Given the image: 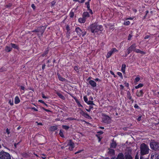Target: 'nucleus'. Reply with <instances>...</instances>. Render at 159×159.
I'll list each match as a JSON object with an SVG mask.
<instances>
[{
    "label": "nucleus",
    "instance_id": "f257e3e1",
    "mask_svg": "<svg viewBox=\"0 0 159 159\" xmlns=\"http://www.w3.org/2000/svg\"><path fill=\"white\" fill-rule=\"evenodd\" d=\"M88 30L92 33L95 34L99 31H102L103 30L102 26L98 25L97 24L94 23L90 25L88 27Z\"/></svg>",
    "mask_w": 159,
    "mask_h": 159
},
{
    "label": "nucleus",
    "instance_id": "f03ea898",
    "mask_svg": "<svg viewBox=\"0 0 159 159\" xmlns=\"http://www.w3.org/2000/svg\"><path fill=\"white\" fill-rule=\"evenodd\" d=\"M140 154L142 155L148 154L149 153V149L148 145L144 143H142L140 147Z\"/></svg>",
    "mask_w": 159,
    "mask_h": 159
},
{
    "label": "nucleus",
    "instance_id": "7ed1b4c3",
    "mask_svg": "<svg viewBox=\"0 0 159 159\" xmlns=\"http://www.w3.org/2000/svg\"><path fill=\"white\" fill-rule=\"evenodd\" d=\"M77 35L80 37H84L87 33L86 31L84 30H81L79 27H77L75 30Z\"/></svg>",
    "mask_w": 159,
    "mask_h": 159
},
{
    "label": "nucleus",
    "instance_id": "20e7f679",
    "mask_svg": "<svg viewBox=\"0 0 159 159\" xmlns=\"http://www.w3.org/2000/svg\"><path fill=\"white\" fill-rule=\"evenodd\" d=\"M151 149L155 151L159 150V143L157 142L152 141L150 144Z\"/></svg>",
    "mask_w": 159,
    "mask_h": 159
},
{
    "label": "nucleus",
    "instance_id": "39448f33",
    "mask_svg": "<svg viewBox=\"0 0 159 159\" xmlns=\"http://www.w3.org/2000/svg\"><path fill=\"white\" fill-rule=\"evenodd\" d=\"M0 159H11V157L8 153L2 151L0 152Z\"/></svg>",
    "mask_w": 159,
    "mask_h": 159
},
{
    "label": "nucleus",
    "instance_id": "423d86ee",
    "mask_svg": "<svg viewBox=\"0 0 159 159\" xmlns=\"http://www.w3.org/2000/svg\"><path fill=\"white\" fill-rule=\"evenodd\" d=\"M102 120L104 123L108 124L110 122L111 118L109 116L104 115L103 116Z\"/></svg>",
    "mask_w": 159,
    "mask_h": 159
},
{
    "label": "nucleus",
    "instance_id": "0eeeda50",
    "mask_svg": "<svg viewBox=\"0 0 159 159\" xmlns=\"http://www.w3.org/2000/svg\"><path fill=\"white\" fill-rule=\"evenodd\" d=\"M45 28L44 26L39 27L37 28L38 30V35L39 34L42 36L43 33L44 32Z\"/></svg>",
    "mask_w": 159,
    "mask_h": 159
},
{
    "label": "nucleus",
    "instance_id": "6e6552de",
    "mask_svg": "<svg viewBox=\"0 0 159 159\" xmlns=\"http://www.w3.org/2000/svg\"><path fill=\"white\" fill-rule=\"evenodd\" d=\"M151 155V159H159V154L156 152H152Z\"/></svg>",
    "mask_w": 159,
    "mask_h": 159
},
{
    "label": "nucleus",
    "instance_id": "1a4fd4ad",
    "mask_svg": "<svg viewBox=\"0 0 159 159\" xmlns=\"http://www.w3.org/2000/svg\"><path fill=\"white\" fill-rule=\"evenodd\" d=\"M136 47V44H134L129 47L127 49L128 51V54H129L132 51L135 49Z\"/></svg>",
    "mask_w": 159,
    "mask_h": 159
},
{
    "label": "nucleus",
    "instance_id": "9d476101",
    "mask_svg": "<svg viewBox=\"0 0 159 159\" xmlns=\"http://www.w3.org/2000/svg\"><path fill=\"white\" fill-rule=\"evenodd\" d=\"M143 90H137L136 93V95L138 97H140L143 96Z\"/></svg>",
    "mask_w": 159,
    "mask_h": 159
},
{
    "label": "nucleus",
    "instance_id": "9b49d317",
    "mask_svg": "<svg viewBox=\"0 0 159 159\" xmlns=\"http://www.w3.org/2000/svg\"><path fill=\"white\" fill-rule=\"evenodd\" d=\"M89 84L93 87L94 88L96 87V83L94 81L92 80H90L89 81Z\"/></svg>",
    "mask_w": 159,
    "mask_h": 159
},
{
    "label": "nucleus",
    "instance_id": "f8f14e48",
    "mask_svg": "<svg viewBox=\"0 0 159 159\" xmlns=\"http://www.w3.org/2000/svg\"><path fill=\"white\" fill-rule=\"evenodd\" d=\"M82 115L85 117L89 119H91V117L87 113L84 112V111H82Z\"/></svg>",
    "mask_w": 159,
    "mask_h": 159
},
{
    "label": "nucleus",
    "instance_id": "ddd939ff",
    "mask_svg": "<svg viewBox=\"0 0 159 159\" xmlns=\"http://www.w3.org/2000/svg\"><path fill=\"white\" fill-rule=\"evenodd\" d=\"M90 16L89 13L88 12H84L82 14V17L84 18L86 20Z\"/></svg>",
    "mask_w": 159,
    "mask_h": 159
},
{
    "label": "nucleus",
    "instance_id": "4468645a",
    "mask_svg": "<svg viewBox=\"0 0 159 159\" xmlns=\"http://www.w3.org/2000/svg\"><path fill=\"white\" fill-rule=\"evenodd\" d=\"M57 75L59 80L60 81H64L65 80V79L62 77L59 73H57Z\"/></svg>",
    "mask_w": 159,
    "mask_h": 159
},
{
    "label": "nucleus",
    "instance_id": "2eb2a0df",
    "mask_svg": "<svg viewBox=\"0 0 159 159\" xmlns=\"http://www.w3.org/2000/svg\"><path fill=\"white\" fill-rule=\"evenodd\" d=\"M86 20L83 17L82 18H80L78 19V21L81 23H84L85 22Z\"/></svg>",
    "mask_w": 159,
    "mask_h": 159
},
{
    "label": "nucleus",
    "instance_id": "dca6fc26",
    "mask_svg": "<svg viewBox=\"0 0 159 159\" xmlns=\"http://www.w3.org/2000/svg\"><path fill=\"white\" fill-rule=\"evenodd\" d=\"M20 100L19 98L17 96L15 97V103L16 104H17L20 102Z\"/></svg>",
    "mask_w": 159,
    "mask_h": 159
},
{
    "label": "nucleus",
    "instance_id": "f3484780",
    "mask_svg": "<svg viewBox=\"0 0 159 159\" xmlns=\"http://www.w3.org/2000/svg\"><path fill=\"white\" fill-rule=\"evenodd\" d=\"M12 49V48L10 46H6L5 48V51L7 52H9L11 51Z\"/></svg>",
    "mask_w": 159,
    "mask_h": 159
},
{
    "label": "nucleus",
    "instance_id": "a211bd4d",
    "mask_svg": "<svg viewBox=\"0 0 159 159\" xmlns=\"http://www.w3.org/2000/svg\"><path fill=\"white\" fill-rule=\"evenodd\" d=\"M134 51L137 53H140L142 54H145V52H144L141 51L139 49H135Z\"/></svg>",
    "mask_w": 159,
    "mask_h": 159
},
{
    "label": "nucleus",
    "instance_id": "6ab92c4d",
    "mask_svg": "<svg viewBox=\"0 0 159 159\" xmlns=\"http://www.w3.org/2000/svg\"><path fill=\"white\" fill-rule=\"evenodd\" d=\"M126 65L125 64H122L121 68V71L124 73H125Z\"/></svg>",
    "mask_w": 159,
    "mask_h": 159
},
{
    "label": "nucleus",
    "instance_id": "aec40b11",
    "mask_svg": "<svg viewBox=\"0 0 159 159\" xmlns=\"http://www.w3.org/2000/svg\"><path fill=\"white\" fill-rule=\"evenodd\" d=\"M57 129V126H52L50 128V130L51 131H53Z\"/></svg>",
    "mask_w": 159,
    "mask_h": 159
},
{
    "label": "nucleus",
    "instance_id": "412c9836",
    "mask_svg": "<svg viewBox=\"0 0 159 159\" xmlns=\"http://www.w3.org/2000/svg\"><path fill=\"white\" fill-rule=\"evenodd\" d=\"M8 103L11 106L13 105V98L12 97L9 99Z\"/></svg>",
    "mask_w": 159,
    "mask_h": 159
},
{
    "label": "nucleus",
    "instance_id": "4be33fe9",
    "mask_svg": "<svg viewBox=\"0 0 159 159\" xmlns=\"http://www.w3.org/2000/svg\"><path fill=\"white\" fill-rule=\"evenodd\" d=\"M112 54H113L112 53V52L110 51L107 52V54L106 56V58H110Z\"/></svg>",
    "mask_w": 159,
    "mask_h": 159
},
{
    "label": "nucleus",
    "instance_id": "5701e85b",
    "mask_svg": "<svg viewBox=\"0 0 159 159\" xmlns=\"http://www.w3.org/2000/svg\"><path fill=\"white\" fill-rule=\"evenodd\" d=\"M67 145L70 146H74V143L71 140H70Z\"/></svg>",
    "mask_w": 159,
    "mask_h": 159
},
{
    "label": "nucleus",
    "instance_id": "b1692460",
    "mask_svg": "<svg viewBox=\"0 0 159 159\" xmlns=\"http://www.w3.org/2000/svg\"><path fill=\"white\" fill-rule=\"evenodd\" d=\"M159 102L158 100H154L152 101V105H156V104H159Z\"/></svg>",
    "mask_w": 159,
    "mask_h": 159
},
{
    "label": "nucleus",
    "instance_id": "393cba45",
    "mask_svg": "<svg viewBox=\"0 0 159 159\" xmlns=\"http://www.w3.org/2000/svg\"><path fill=\"white\" fill-rule=\"evenodd\" d=\"M11 47L14 48L18 49V46L16 44L14 43H11Z\"/></svg>",
    "mask_w": 159,
    "mask_h": 159
},
{
    "label": "nucleus",
    "instance_id": "a878e982",
    "mask_svg": "<svg viewBox=\"0 0 159 159\" xmlns=\"http://www.w3.org/2000/svg\"><path fill=\"white\" fill-rule=\"evenodd\" d=\"M110 51L112 52V54L115 52H118V51L115 48H112Z\"/></svg>",
    "mask_w": 159,
    "mask_h": 159
},
{
    "label": "nucleus",
    "instance_id": "bb28decb",
    "mask_svg": "<svg viewBox=\"0 0 159 159\" xmlns=\"http://www.w3.org/2000/svg\"><path fill=\"white\" fill-rule=\"evenodd\" d=\"M62 127L63 129H64L66 130H68L70 128L69 126L66 125H62Z\"/></svg>",
    "mask_w": 159,
    "mask_h": 159
},
{
    "label": "nucleus",
    "instance_id": "cd10ccee",
    "mask_svg": "<svg viewBox=\"0 0 159 159\" xmlns=\"http://www.w3.org/2000/svg\"><path fill=\"white\" fill-rule=\"evenodd\" d=\"M143 85L142 84H139L137 86H136L135 87V88L136 89H138L139 88H141L143 87Z\"/></svg>",
    "mask_w": 159,
    "mask_h": 159
},
{
    "label": "nucleus",
    "instance_id": "c85d7f7f",
    "mask_svg": "<svg viewBox=\"0 0 159 159\" xmlns=\"http://www.w3.org/2000/svg\"><path fill=\"white\" fill-rule=\"evenodd\" d=\"M59 135L62 138L64 137V135L63 133L62 130L61 129L60 131Z\"/></svg>",
    "mask_w": 159,
    "mask_h": 159
},
{
    "label": "nucleus",
    "instance_id": "c756f323",
    "mask_svg": "<svg viewBox=\"0 0 159 159\" xmlns=\"http://www.w3.org/2000/svg\"><path fill=\"white\" fill-rule=\"evenodd\" d=\"M66 29L67 31V33H68H68L69 34L70 32H69V31L70 30V26L69 25H67L66 26Z\"/></svg>",
    "mask_w": 159,
    "mask_h": 159
},
{
    "label": "nucleus",
    "instance_id": "7c9ffc66",
    "mask_svg": "<svg viewBox=\"0 0 159 159\" xmlns=\"http://www.w3.org/2000/svg\"><path fill=\"white\" fill-rule=\"evenodd\" d=\"M57 94L60 98H64L63 96L59 93H57Z\"/></svg>",
    "mask_w": 159,
    "mask_h": 159
},
{
    "label": "nucleus",
    "instance_id": "2f4dec72",
    "mask_svg": "<svg viewBox=\"0 0 159 159\" xmlns=\"http://www.w3.org/2000/svg\"><path fill=\"white\" fill-rule=\"evenodd\" d=\"M87 104L88 105H95L94 104L93 102L91 101H88Z\"/></svg>",
    "mask_w": 159,
    "mask_h": 159
},
{
    "label": "nucleus",
    "instance_id": "473e14b6",
    "mask_svg": "<svg viewBox=\"0 0 159 159\" xmlns=\"http://www.w3.org/2000/svg\"><path fill=\"white\" fill-rule=\"evenodd\" d=\"M84 99L85 102L87 103H88V99L86 96H84Z\"/></svg>",
    "mask_w": 159,
    "mask_h": 159
},
{
    "label": "nucleus",
    "instance_id": "72a5a7b5",
    "mask_svg": "<svg viewBox=\"0 0 159 159\" xmlns=\"http://www.w3.org/2000/svg\"><path fill=\"white\" fill-rule=\"evenodd\" d=\"M74 13L73 12L71 11L70 13V16L71 18H72L74 16Z\"/></svg>",
    "mask_w": 159,
    "mask_h": 159
},
{
    "label": "nucleus",
    "instance_id": "f704fd0d",
    "mask_svg": "<svg viewBox=\"0 0 159 159\" xmlns=\"http://www.w3.org/2000/svg\"><path fill=\"white\" fill-rule=\"evenodd\" d=\"M6 70V69L5 67H2V68H1L0 69V71L2 72L5 71Z\"/></svg>",
    "mask_w": 159,
    "mask_h": 159
},
{
    "label": "nucleus",
    "instance_id": "c9c22d12",
    "mask_svg": "<svg viewBox=\"0 0 159 159\" xmlns=\"http://www.w3.org/2000/svg\"><path fill=\"white\" fill-rule=\"evenodd\" d=\"M76 103H77L78 105V106L79 107H83V106L82 105L80 104V102L79 101H77L76 102Z\"/></svg>",
    "mask_w": 159,
    "mask_h": 159
},
{
    "label": "nucleus",
    "instance_id": "e433bc0d",
    "mask_svg": "<svg viewBox=\"0 0 159 159\" xmlns=\"http://www.w3.org/2000/svg\"><path fill=\"white\" fill-rule=\"evenodd\" d=\"M67 120H75L76 119L72 117H69L68 118L66 119Z\"/></svg>",
    "mask_w": 159,
    "mask_h": 159
},
{
    "label": "nucleus",
    "instance_id": "4c0bfd02",
    "mask_svg": "<svg viewBox=\"0 0 159 159\" xmlns=\"http://www.w3.org/2000/svg\"><path fill=\"white\" fill-rule=\"evenodd\" d=\"M56 3V2L55 1H53L51 2V6H53Z\"/></svg>",
    "mask_w": 159,
    "mask_h": 159
},
{
    "label": "nucleus",
    "instance_id": "58836bf2",
    "mask_svg": "<svg viewBox=\"0 0 159 159\" xmlns=\"http://www.w3.org/2000/svg\"><path fill=\"white\" fill-rule=\"evenodd\" d=\"M116 144L115 143H113L111 144V146L112 148H115L116 147Z\"/></svg>",
    "mask_w": 159,
    "mask_h": 159
},
{
    "label": "nucleus",
    "instance_id": "ea45409f",
    "mask_svg": "<svg viewBox=\"0 0 159 159\" xmlns=\"http://www.w3.org/2000/svg\"><path fill=\"white\" fill-rule=\"evenodd\" d=\"M130 23V22L129 21H126L124 22V24L126 25H128Z\"/></svg>",
    "mask_w": 159,
    "mask_h": 159
},
{
    "label": "nucleus",
    "instance_id": "a19ab883",
    "mask_svg": "<svg viewBox=\"0 0 159 159\" xmlns=\"http://www.w3.org/2000/svg\"><path fill=\"white\" fill-rule=\"evenodd\" d=\"M117 74L119 76H120L121 78H123L122 74L121 72H118Z\"/></svg>",
    "mask_w": 159,
    "mask_h": 159
},
{
    "label": "nucleus",
    "instance_id": "79ce46f5",
    "mask_svg": "<svg viewBox=\"0 0 159 159\" xmlns=\"http://www.w3.org/2000/svg\"><path fill=\"white\" fill-rule=\"evenodd\" d=\"M132 36V35L131 34H129L128 36V40H130Z\"/></svg>",
    "mask_w": 159,
    "mask_h": 159
},
{
    "label": "nucleus",
    "instance_id": "37998d69",
    "mask_svg": "<svg viewBox=\"0 0 159 159\" xmlns=\"http://www.w3.org/2000/svg\"><path fill=\"white\" fill-rule=\"evenodd\" d=\"M140 80V78L139 77H137L135 79V81L136 82H138Z\"/></svg>",
    "mask_w": 159,
    "mask_h": 159
},
{
    "label": "nucleus",
    "instance_id": "c03bdc74",
    "mask_svg": "<svg viewBox=\"0 0 159 159\" xmlns=\"http://www.w3.org/2000/svg\"><path fill=\"white\" fill-rule=\"evenodd\" d=\"M48 50L45 51L43 54V56H44L45 55L47 54L48 53Z\"/></svg>",
    "mask_w": 159,
    "mask_h": 159
},
{
    "label": "nucleus",
    "instance_id": "a18cd8bd",
    "mask_svg": "<svg viewBox=\"0 0 159 159\" xmlns=\"http://www.w3.org/2000/svg\"><path fill=\"white\" fill-rule=\"evenodd\" d=\"M74 69L76 71L78 70V67L76 66H75L74 67Z\"/></svg>",
    "mask_w": 159,
    "mask_h": 159
},
{
    "label": "nucleus",
    "instance_id": "49530a36",
    "mask_svg": "<svg viewBox=\"0 0 159 159\" xmlns=\"http://www.w3.org/2000/svg\"><path fill=\"white\" fill-rule=\"evenodd\" d=\"M128 98L129 99H131L132 98V97L131 96L130 94L129 93V94H128Z\"/></svg>",
    "mask_w": 159,
    "mask_h": 159
},
{
    "label": "nucleus",
    "instance_id": "de8ad7c7",
    "mask_svg": "<svg viewBox=\"0 0 159 159\" xmlns=\"http://www.w3.org/2000/svg\"><path fill=\"white\" fill-rule=\"evenodd\" d=\"M42 97L43 98H48L47 97L45 96L43 93L42 94Z\"/></svg>",
    "mask_w": 159,
    "mask_h": 159
},
{
    "label": "nucleus",
    "instance_id": "09e8293b",
    "mask_svg": "<svg viewBox=\"0 0 159 159\" xmlns=\"http://www.w3.org/2000/svg\"><path fill=\"white\" fill-rule=\"evenodd\" d=\"M134 107L135 108H137V109H139V106H138V105L136 104L134 106Z\"/></svg>",
    "mask_w": 159,
    "mask_h": 159
},
{
    "label": "nucleus",
    "instance_id": "8fccbe9b",
    "mask_svg": "<svg viewBox=\"0 0 159 159\" xmlns=\"http://www.w3.org/2000/svg\"><path fill=\"white\" fill-rule=\"evenodd\" d=\"M6 133L8 134H10V130L8 129L7 128V129H6Z\"/></svg>",
    "mask_w": 159,
    "mask_h": 159
},
{
    "label": "nucleus",
    "instance_id": "3c124183",
    "mask_svg": "<svg viewBox=\"0 0 159 159\" xmlns=\"http://www.w3.org/2000/svg\"><path fill=\"white\" fill-rule=\"evenodd\" d=\"M45 66H46V65L45 64H43L42 66V69L43 70H44V69L45 68Z\"/></svg>",
    "mask_w": 159,
    "mask_h": 159
},
{
    "label": "nucleus",
    "instance_id": "603ef678",
    "mask_svg": "<svg viewBox=\"0 0 159 159\" xmlns=\"http://www.w3.org/2000/svg\"><path fill=\"white\" fill-rule=\"evenodd\" d=\"M31 7L34 9H35V6L34 5V4H33L31 5Z\"/></svg>",
    "mask_w": 159,
    "mask_h": 159
},
{
    "label": "nucleus",
    "instance_id": "864d4df0",
    "mask_svg": "<svg viewBox=\"0 0 159 159\" xmlns=\"http://www.w3.org/2000/svg\"><path fill=\"white\" fill-rule=\"evenodd\" d=\"M12 6V4H11V3H9L8 4H7V5L6 6V7H10L11 6Z\"/></svg>",
    "mask_w": 159,
    "mask_h": 159
},
{
    "label": "nucleus",
    "instance_id": "5fc2aeb1",
    "mask_svg": "<svg viewBox=\"0 0 159 159\" xmlns=\"http://www.w3.org/2000/svg\"><path fill=\"white\" fill-rule=\"evenodd\" d=\"M88 11H89V13H90L92 15L93 14V12L92 10L91 9H90Z\"/></svg>",
    "mask_w": 159,
    "mask_h": 159
},
{
    "label": "nucleus",
    "instance_id": "6e6d98bb",
    "mask_svg": "<svg viewBox=\"0 0 159 159\" xmlns=\"http://www.w3.org/2000/svg\"><path fill=\"white\" fill-rule=\"evenodd\" d=\"M85 0H81L80 1H79V3H84L85 1Z\"/></svg>",
    "mask_w": 159,
    "mask_h": 159
},
{
    "label": "nucleus",
    "instance_id": "4d7b16f0",
    "mask_svg": "<svg viewBox=\"0 0 159 159\" xmlns=\"http://www.w3.org/2000/svg\"><path fill=\"white\" fill-rule=\"evenodd\" d=\"M120 89L121 90H122L123 89H124V86L122 85V84H121L120 85Z\"/></svg>",
    "mask_w": 159,
    "mask_h": 159
},
{
    "label": "nucleus",
    "instance_id": "13d9d810",
    "mask_svg": "<svg viewBox=\"0 0 159 159\" xmlns=\"http://www.w3.org/2000/svg\"><path fill=\"white\" fill-rule=\"evenodd\" d=\"M150 36L148 35H147L145 36V37H144L145 39H148L149 37H150Z\"/></svg>",
    "mask_w": 159,
    "mask_h": 159
},
{
    "label": "nucleus",
    "instance_id": "bf43d9fd",
    "mask_svg": "<svg viewBox=\"0 0 159 159\" xmlns=\"http://www.w3.org/2000/svg\"><path fill=\"white\" fill-rule=\"evenodd\" d=\"M38 30H37V28L36 29H35V30H33L32 31V32H36V33H38Z\"/></svg>",
    "mask_w": 159,
    "mask_h": 159
},
{
    "label": "nucleus",
    "instance_id": "052dcab7",
    "mask_svg": "<svg viewBox=\"0 0 159 159\" xmlns=\"http://www.w3.org/2000/svg\"><path fill=\"white\" fill-rule=\"evenodd\" d=\"M141 116H139L138 118H137V120L139 121H140L141 120Z\"/></svg>",
    "mask_w": 159,
    "mask_h": 159
},
{
    "label": "nucleus",
    "instance_id": "680f3d73",
    "mask_svg": "<svg viewBox=\"0 0 159 159\" xmlns=\"http://www.w3.org/2000/svg\"><path fill=\"white\" fill-rule=\"evenodd\" d=\"M74 148V146H70V147H69V149L70 150H72L73 149V148Z\"/></svg>",
    "mask_w": 159,
    "mask_h": 159
},
{
    "label": "nucleus",
    "instance_id": "e2e57ef3",
    "mask_svg": "<svg viewBox=\"0 0 159 159\" xmlns=\"http://www.w3.org/2000/svg\"><path fill=\"white\" fill-rule=\"evenodd\" d=\"M32 109H33L35 111H38V110L34 107H32Z\"/></svg>",
    "mask_w": 159,
    "mask_h": 159
},
{
    "label": "nucleus",
    "instance_id": "0e129e2a",
    "mask_svg": "<svg viewBox=\"0 0 159 159\" xmlns=\"http://www.w3.org/2000/svg\"><path fill=\"white\" fill-rule=\"evenodd\" d=\"M85 4L87 6L90 5V4H89V2H86L85 3Z\"/></svg>",
    "mask_w": 159,
    "mask_h": 159
},
{
    "label": "nucleus",
    "instance_id": "69168bd1",
    "mask_svg": "<svg viewBox=\"0 0 159 159\" xmlns=\"http://www.w3.org/2000/svg\"><path fill=\"white\" fill-rule=\"evenodd\" d=\"M39 102H41L43 104H44V102L42 100H39Z\"/></svg>",
    "mask_w": 159,
    "mask_h": 159
},
{
    "label": "nucleus",
    "instance_id": "338daca9",
    "mask_svg": "<svg viewBox=\"0 0 159 159\" xmlns=\"http://www.w3.org/2000/svg\"><path fill=\"white\" fill-rule=\"evenodd\" d=\"M110 73H111V75H113L115 77V75L114 73L112 71H110Z\"/></svg>",
    "mask_w": 159,
    "mask_h": 159
},
{
    "label": "nucleus",
    "instance_id": "774afa93",
    "mask_svg": "<svg viewBox=\"0 0 159 159\" xmlns=\"http://www.w3.org/2000/svg\"><path fill=\"white\" fill-rule=\"evenodd\" d=\"M95 81H101V80L98 78H96L95 79Z\"/></svg>",
    "mask_w": 159,
    "mask_h": 159
}]
</instances>
